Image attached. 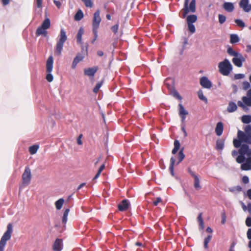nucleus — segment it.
<instances>
[{
	"instance_id": "c85d7f7f",
	"label": "nucleus",
	"mask_w": 251,
	"mask_h": 251,
	"mask_svg": "<svg viewBox=\"0 0 251 251\" xmlns=\"http://www.w3.org/2000/svg\"><path fill=\"white\" fill-rule=\"evenodd\" d=\"M216 148L218 150H222L224 148V141L218 140L216 141Z\"/></svg>"
},
{
	"instance_id": "4468645a",
	"label": "nucleus",
	"mask_w": 251,
	"mask_h": 251,
	"mask_svg": "<svg viewBox=\"0 0 251 251\" xmlns=\"http://www.w3.org/2000/svg\"><path fill=\"white\" fill-rule=\"evenodd\" d=\"M200 84L201 86L206 89H210L212 87V83L206 76H202L200 79Z\"/></svg>"
},
{
	"instance_id": "a878e982",
	"label": "nucleus",
	"mask_w": 251,
	"mask_h": 251,
	"mask_svg": "<svg viewBox=\"0 0 251 251\" xmlns=\"http://www.w3.org/2000/svg\"><path fill=\"white\" fill-rule=\"evenodd\" d=\"M47 34V32L46 31V29L44 28H42V27L39 26L37 28L36 31V35L37 36H39L40 35H44L45 36Z\"/></svg>"
},
{
	"instance_id": "69168bd1",
	"label": "nucleus",
	"mask_w": 251,
	"mask_h": 251,
	"mask_svg": "<svg viewBox=\"0 0 251 251\" xmlns=\"http://www.w3.org/2000/svg\"><path fill=\"white\" fill-rule=\"evenodd\" d=\"M250 214H251V203H249L247 205V209Z\"/></svg>"
},
{
	"instance_id": "79ce46f5",
	"label": "nucleus",
	"mask_w": 251,
	"mask_h": 251,
	"mask_svg": "<svg viewBox=\"0 0 251 251\" xmlns=\"http://www.w3.org/2000/svg\"><path fill=\"white\" fill-rule=\"evenodd\" d=\"M171 93L174 97L176 98L179 100H182V97L179 94V93L176 90H174Z\"/></svg>"
},
{
	"instance_id": "39448f33",
	"label": "nucleus",
	"mask_w": 251,
	"mask_h": 251,
	"mask_svg": "<svg viewBox=\"0 0 251 251\" xmlns=\"http://www.w3.org/2000/svg\"><path fill=\"white\" fill-rule=\"evenodd\" d=\"M189 0H185L183 8L181 10L182 16L181 17L185 18L189 12L194 13L196 12V0H192L188 5Z\"/></svg>"
},
{
	"instance_id": "338daca9",
	"label": "nucleus",
	"mask_w": 251,
	"mask_h": 251,
	"mask_svg": "<svg viewBox=\"0 0 251 251\" xmlns=\"http://www.w3.org/2000/svg\"><path fill=\"white\" fill-rule=\"evenodd\" d=\"M247 194L249 199L251 200V189H250L247 191Z\"/></svg>"
},
{
	"instance_id": "aec40b11",
	"label": "nucleus",
	"mask_w": 251,
	"mask_h": 251,
	"mask_svg": "<svg viewBox=\"0 0 251 251\" xmlns=\"http://www.w3.org/2000/svg\"><path fill=\"white\" fill-rule=\"evenodd\" d=\"M237 109L236 104L233 101H229L227 107V111L229 113H232L235 111Z\"/></svg>"
},
{
	"instance_id": "f03ea898",
	"label": "nucleus",
	"mask_w": 251,
	"mask_h": 251,
	"mask_svg": "<svg viewBox=\"0 0 251 251\" xmlns=\"http://www.w3.org/2000/svg\"><path fill=\"white\" fill-rule=\"evenodd\" d=\"M227 53L229 55L234 57L232 59V62L237 67H241L243 63L246 61L245 58L241 53L234 50L230 46L227 49Z\"/></svg>"
},
{
	"instance_id": "c03bdc74",
	"label": "nucleus",
	"mask_w": 251,
	"mask_h": 251,
	"mask_svg": "<svg viewBox=\"0 0 251 251\" xmlns=\"http://www.w3.org/2000/svg\"><path fill=\"white\" fill-rule=\"evenodd\" d=\"M188 26V29L189 31L192 33H194L196 31V28L195 25H193V24H187Z\"/></svg>"
},
{
	"instance_id": "4be33fe9",
	"label": "nucleus",
	"mask_w": 251,
	"mask_h": 251,
	"mask_svg": "<svg viewBox=\"0 0 251 251\" xmlns=\"http://www.w3.org/2000/svg\"><path fill=\"white\" fill-rule=\"evenodd\" d=\"M175 161H176V160H175V158L173 156H172L170 159V164L169 168V171L172 176H175L174 171V165L175 164Z\"/></svg>"
},
{
	"instance_id": "f704fd0d",
	"label": "nucleus",
	"mask_w": 251,
	"mask_h": 251,
	"mask_svg": "<svg viewBox=\"0 0 251 251\" xmlns=\"http://www.w3.org/2000/svg\"><path fill=\"white\" fill-rule=\"evenodd\" d=\"M39 146L37 145H34L30 146L29 148V151L31 154H34L36 153L39 149Z\"/></svg>"
},
{
	"instance_id": "bf43d9fd",
	"label": "nucleus",
	"mask_w": 251,
	"mask_h": 251,
	"mask_svg": "<svg viewBox=\"0 0 251 251\" xmlns=\"http://www.w3.org/2000/svg\"><path fill=\"white\" fill-rule=\"evenodd\" d=\"M226 221V216L225 213H223L222 215V224H224L225 223Z\"/></svg>"
},
{
	"instance_id": "7c9ffc66",
	"label": "nucleus",
	"mask_w": 251,
	"mask_h": 251,
	"mask_svg": "<svg viewBox=\"0 0 251 251\" xmlns=\"http://www.w3.org/2000/svg\"><path fill=\"white\" fill-rule=\"evenodd\" d=\"M183 150H184V148H182L178 152V161L176 163L177 165L179 163H180L185 158V154L183 153Z\"/></svg>"
},
{
	"instance_id": "ddd939ff",
	"label": "nucleus",
	"mask_w": 251,
	"mask_h": 251,
	"mask_svg": "<svg viewBox=\"0 0 251 251\" xmlns=\"http://www.w3.org/2000/svg\"><path fill=\"white\" fill-rule=\"evenodd\" d=\"M99 67L97 66L91 68H85L84 70V74L90 77H94Z\"/></svg>"
},
{
	"instance_id": "a18cd8bd",
	"label": "nucleus",
	"mask_w": 251,
	"mask_h": 251,
	"mask_svg": "<svg viewBox=\"0 0 251 251\" xmlns=\"http://www.w3.org/2000/svg\"><path fill=\"white\" fill-rule=\"evenodd\" d=\"M118 28H119V24H117L113 25L111 27V29L114 32V34H116L118 32Z\"/></svg>"
},
{
	"instance_id": "13d9d810",
	"label": "nucleus",
	"mask_w": 251,
	"mask_h": 251,
	"mask_svg": "<svg viewBox=\"0 0 251 251\" xmlns=\"http://www.w3.org/2000/svg\"><path fill=\"white\" fill-rule=\"evenodd\" d=\"M82 137V134H80L77 139V143L78 145H81L82 144V142L81 141V138Z\"/></svg>"
},
{
	"instance_id": "a19ab883",
	"label": "nucleus",
	"mask_w": 251,
	"mask_h": 251,
	"mask_svg": "<svg viewBox=\"0 0 251 251\" xmlns=\"http://www.w3.org/2000/svg\"><path fill=\"white\" fill-rule=\"evenodd\" d=\"M218 19L220 24H224L226 21V17L223 14H219Z\"/></svg>"
},
{
	"instance_id": "680f3d73",
	"label": "nucleus",
	"mask_w": 251,
	"mask_h": 251,
	"mask_svg": "<svg viewBox=\"0 0 251 251\" xmlns=\"http://www.w3.org/2000/svg\"><path fill=\"white\" fill-rule=\"evenodd\" d=\"M236 245V243L234 242H233L230 247L229 251H235L234 250V248Z\"/></svg>"
},
{
	"instance_id": "6ab92c4d",
	"label": "nucleus",
	"mask_w": 251,
	"mask_h": 251,
	"mask_svg": "<svg viewBox=\"0 0 251 251\" xmlns=\"http://www.w3.org/2000/svg\"><path fill=\"white\" fill-rule=\"evenodd\" d=\"M224 129L223 124L221 122H219L217 124L215 128V132L218 136H220L222 134Z\"/></svg>"
},
{
	"instance_id": "3c124183",
	"label": "nucleus",
	"mask_w": 251,
	"mask_h": 251,
	"mask_svg": "<svg viewBox=\"0 0 251 251\" xmlns=\"http://www.w3.org/2000/svg\"><path fill=\"white\" fill-rule=\"evenodd\" d=\"M242 182L244 184H248L249 182V178L248 176H245L242 177Z\"/></svg>"
},
{
	"instance_id": "f3484780",
	"label": "nucleus",
	"mask_w": 251,
	"mask_h": 251,
	"mask_svg": "<svg viewBox=\"0 0 251 251\" xmlns=\"http://www.w3.org/2000/svg\"><path fill=\"white\" fill-rule=\"evenodd\" d=\"M84 58V56L83 54H82L81 53H78L77 54V55L74 59V60L72 63V68L73 69H75L76 67L77 64L80 61H82Z\"/></svg>"
},
{
	"instance_id": "9d476101",
	"label": "nucleus",
	"mask_w": 251,
	"mask_h": 251,
	"mask_svg": "<svg viewBox=\"0 0 251 251\" xmlns=\"http://www.w3.org/2000/svg\"><path fill=\"white\" fill-rule=\"evenodd\" d=\"M239 6L245 12L249 13L251 11V3H250L249 0H240Z\"/></svg>"
},
{
	"instance_id": "603ef678",
	"label": "nucleus",
	"mask_w": 251,
	"mask_h": 251,
	"mask_svg": "<svg viewBox=\"0 0 251 251\" xmlns=\"http://www.w3.org/2000/svg\"><path fill=\"white\" fill-rule=\"evenodd\" d=\"M246 224L249 227L251 226V218L248 217L246 220Z\"/></svg>"
},
{
	"instance_id": "f8f14e48",
	"label": "nucleus",
	"mask_w": 251,
	"mask_h": 251,
	"mask_svg": "<svg viewBox=\"0 0 251 251\" xmlns=\"http://www.w3.org/2000/svg\"><path fill=\"white\" fill-rule=\"evenodd\" d=\"M242 100L243 102L239 100L237 102L238 105L242 108L243 109L246 108V106H251V99L248 98L247 97L244 96L242 97Z\"/></svg>"
},
{
	"instance_id": "864d4df0",
	"label": "nucleus",
	"mask_w": 251,
	"mask_h": 251,
	"mask_svg": "<svg viewBox=\"0 0 251 251\" xmlns=\"http://www.w3.org/2000/svg\"><path fill=\"white\" fill-rule=\"evenodd\" d=\"M188 171L189 173L190 174V175L194 177V178L195 177L198 176L196 175L195 174V173L190 168H189L188 169Z\"/></svg>"
},
{
	"instance_id": "2eb2a0df",
	"label": "nucleus",
	"mask_w": 251,
	"mask_h": 251,
	"mask_svg": "<svg viewBox=\"0 0 251 251\" xmlns=\"http://www.w3.org/2000/svg\"><path fill=\"white\" fill-rule=\"evenodd\" d=\"M129 205V201L127 200H124L118 204V208L119 211H124L128 208Z\"/></svg>"
},
{
	"instance_id": "6e6d98bb",
	"label": "nucleus",
	"mask_w": 251,
	"mask_h": 251,
	"mask_svg": "<svg viewBox=\"0 0 251 251\" xmlns=\"http://www.w3.org/2000/svg\"><path fill=\"white\" fill-rule=\"evenodd\" d=\"M161 201V199L160 197H158L156 198V200L153 202V204L154 206H156Z\"/></svg>"
},
{
	"instance_id": "bb28decb",
	"label": "nucleus",
	"mask_w": 251,
	"mask_h": 251,
	"mask_svg": "<svg viewBox=\"0 0 251 251\" xmlns=\"http://www.w3.org/2000/svg\"><path fill=\"white\" fill-rule=\"evenodd\" d=\"M84 17V14L81 10H78L75 15V21H80Z\"/></svg>"
},
{
	"instance_id": "052dcab7",
	"label": "nucleus",
	"mask_w": 251,
	"mask_h": 251,
	"mask_svg": "<svg viewBox=\"0 0 251 251\" xmlns=\"http://www.w3.org/2000/svg\"><path fill=\"white\" fill-rule=\"evenodd\" d=\"M248 239H251V228H249L247 233Z\"/></svg>"
},
{
	"instance_id": "58836bf2",
	"label": "nucleus",
	"mask_w": 251,
	"mask_h": 251,
	"mask_svg": "<svg viewBox=\"0 0 251 251\" xmlns=\"http://www.w3.org/2000/svg\"><path fill=\"white\" fill-rule=\"evenodd\" d=\"M103 80H101L100 82H99L97 83L96 85L95 86V88L93 89V92L95 93H97L100 89V88L101 87V86L102 85Z\"/></svg>"
},
{
	"instance_id": "393cba45",
	"label": "nucleus",
	"mask_w": 251,
	"mask_h": 251,
	"mask_svg": "<svg viewBox=\"0 0 251 251\" xmlns=\"http://www.w3.org/2000/svg\"><path fill=\"white\" fill-rule=\"evenodd\" d=\"M197 20V16L196 15H190L187 17V24H193Z\"/></svg>"
},
{
	"instance_id": "72a5a7b5",
	"label": "nucleus",
	"mask_w": 251,
	"mask_h": 251,
	"mask_svg": "<svg viewBox=\"0 0 251 251\" xmlns=\"http://www.w3.org/2000/svg\"><path fill=\"white\" fill-rule=\"evenodd\" d=\"M241 120L244 124H249L251 122V115H243L242 117Z\"/></svg>"
},
{
	"instance_id": "c756f323",
	"label": "nucleus",
	"mask_w": 251,
	"mask_h": 251,
	"mask_svg": "<svg viewBox=\"0 0 251 251\" xmlns=\"http://www.w3.org/2000/svg\"><path fill=\"white\" fill-rule=\"evenodd\" d=\"M198 221L199 223V227L200 229H203L204 227V222L202 218V213H200L197 218Z\"/></svg>"
},
{
	"instance_id": "0eeeda50",
	"label": "nucleus",
	"mask_w": 251,
	"mask_h": 251,
	"mask_svg": "<svg viewBox=\"0 0 251 251\" xmlns=\"http://www.w3.org/2000/svg\"><path fill=\"white\" fill-rule=\"evenodd\" d=\"M53 58L52 56L50 55L47 59L46 63V71L48 74L46 75V79L49 82H51L53 80V75L50 73L53 68Z\"/></svg>"
},
{
	"instance_id": "7ed1b4c3",
	"label": "nucleus",
	"mask_w": 251,
	"mask_h": 251,
	"mask_svg": "<svg viewBox=\"0 0 251 251\" xmlns=\"http://www.w3.org/2000/svg\"><path fill=\"white\" fill-rule=\"evenodd\" d=\"M67 37L66 33L63 28H61L59 34V39L57 42L55 47L54 53L57 56H60L62 53L64 44L66 41Z\"/></svg>"
},
{
	"instance_id": "2f4dec72",
	"label": "nucleus",
	"mask_w": 251,
	"mask_h": 251,
	"mask_svg": "<svg viewBox=\"0 0 251 251\" xmlns=\"http://www.w3.org/2000/svg\"><path fill=\"white\" fill-rule=\"evenodd\" d=\"M50 20L49 18H47L44 21L41 26L42 27V28H44L46 30L50 27Z\"/></svg>"
},
{
	"instance_id": "473e14b6",
	"label": "nucleus",
	"mask_w": 251,
	"mask_h": 251,
	"mask_svg": "<svg viewBox=\"0 0 251 251\" xmlns=\"http://www.w3.org/2000/svg\"><path fill=\"white\" fill-rule=\"evenodd\" d=\"M64 202V200L62 198L59 199L55 202V205L57 210H60L62 208Z\"/></svg>"
},
{
	"instance_id": "5fc2aeb1",
	"label": "nucleus",
	"mask_w": 251,
	"mask_h": 251,
	"mask_svg": "<svg viewBox=\"0 0 251 251\" xmlns=\"http://www.w3.org/2000/svg\"><path fill=\"white\" fill-rule=\"evenodd\" d=\"M53 3L56 6V7L60 9L61 6V3L59 1L56 0H53Z\"/></svg>"
},
{
	"instance_id": "37998d69",
	"label": "nucleus",
	"mask_w": 251,
	"mask_h": 251,
	"mask_svg": "<svg viewBox=\"0 0 251 251\" xmlns=\"http://www.w3.org/2000/svg\"><path fill=\"white\" fill-rule=\"evenodd\" d=\"M85 4V5L86 7H92L93 6V3L91 0H81Z\"/></svg>"
},
{
	"instance_id": "dca6fc26",
	"label": "nucleus",
	"mask_w": 251,
	"mask_h": 251,
	"mask_svg": "<svg viewBox=\"0 0 251 251\" xmlns=\"http://www.w3.org/2000/svg\"><path fill=\"white\" fill-rule=\"evenodd\" d=\"M52 248L54 251H61L63 249L62 240L57 238L53 245Z\"/></svg>"
},
{
	"instance_id": "cd10ccee",
	"label": "nucleus",
	"mask_w": 251,
	"mask_h": 251,
	"mask_svg": "<svg viewBox=\"0 0 251 251\" xmlns=\"http://www.w3.org/2000/svg\"><path fill=\"white\" fill-rule=\"evenodd\" d=\"M70 211L69 208L65 209L63 213V217L62 218V222L63 224L65 225L67 222V217Z\"/></svg>"
},
{
	"instance_id": "b1692460",
	"label": "nucleus",
	"mask_w": 251,
	"mask_h": 251,
	"mask_svg": "<svg viewBox=\"0 0 251 251\" xmlns=\"http://www.w3.org/2000/svg\"><path fill=\"white\" fill-rule=\"evenodd\" d=\"M174 148L172 150V153L173 154H176L180 148V144L178 140H175L174 141Z\"/></svg>"
},
{
	"instance_id": "4d7b16f0",
	"label": "nucleus",
	"mask_w": 251,
	"mask_h": 251,
	"mask_svg": "<svg viewBox=\"0 0 251 251\" xmlns=\"http://www.w3.org/2000/svg\"><path fill=\"white\" fill-rule=\"evenodd\" d=\"M36 4L38 8H41L42 4V0H36Z\"/></svg>"
},
{
	"instance_id": "a211bd4d",
	"label": "nucleus",
	"mask_w": 251,
	"mask_h": 251,
	"mask_svg": "<svg viewBox=\"0 0 251 251\" xmlns=\"http://www.w3.org/2000/svg\"><path fill=\"white\" fill-rule=\"evenodd\" d=\"M224 9L228 12H232L234 9V5L230 2H225L223 5Z\"/></svg>"
},
{
	"instance_id": "20e7f679",
	"label": "nucleus",
	"mask_w": 251,
	"mask_h": 251,
	"mask_svg": "<svg viewBox=\"0 0 251 251\" xmlns=\"http://www.w3.org/2000/svg\"><path fill=\"white\" fill-rule=\"evenodd\" d=\"M219 72L224 75H228L232 70L233 67L230 61L226 58L218 64Z\"/></svg>"
},
{
	"instance_id": "c9c22d12",
	"label": "nucleus",
	"mask_w": 251,
	"mask_h": 251,
	"mask_svg": "<svg viewBox=\"0 0 251 251\" xmlns=\"http://www.w3.org/2000/svg\"><path fill=\"white\" fill-rule=\"evenodd\" d=\"M194 186L195 188L197 190H200L201 188V186L200 184V179L198 176L194 178Z\"/></svg>"
},
{
	"instance_id": "09e8293b",
	"label": "nucleus",
	"mask_w": 251,
	"mask_h": 251,
	"mask_svg": "<svg viewBox=\"0 0 251 251\" xmlns=\"http://www.w3.org/2000/svg\"><path fill=\"white\" fill-rule=\"evenodd\" d=\"M93 32L94 35V38L91 41V43L92 44H94L95 41L98 38V29H93Z\"/></svg>"
},
{
	"instance_id": "e433bc0d",
	"label": "nucleus",
	"mask_w": 251,
	"mask_h": 251,
	"mask_svg": "<svg viewBox=\"0 0 251 251\" xmlns=\"http://www.w3.org/2000/svg\"><path fill=\"white\" fill-rule=\"evenodd\" d=\"M198 95L199 98L201 100L204 101L205 102V103H207V101H208L207 99L205 96H204V95L203 94V92L202 90H200L198 91Z\"/></svg>"
},
{
	"instance_id": "6e6552de",
	"label": "nucleus",
	"mask_w": 251,
	"mask_h": 251,
	"mask_svg": "<svg viewBox=\"0 0 251 251\" xmlns=\"http://www.w3.org/2000/svg\"><path fill=\"white\" fill-rule=\"evenodd\" d=\"M31 179V174L30 168L26 167L25 171L22 175L23 183L24 185H28Z\"/></svg>"
},
{
	"instance_id": "f257e3e1",
	"label": "nucleus",
	"mask_w": 251,
	"mask_h": 251,
	"mask_svg": "<svg viewBox=\"0 0 251 251\" xmlns=\"http://www.w3.org/2000/svg\"><path fill=\"white\" fill-rule=\"evenodd\" d=\"M244 130L245 132L238 131L237 138L233 139V144L235 148H240L236 162L242 163L241 170L249 171L251 170V149L249 145H251V126H246Z\"/></svg>"
},
{
	"instance_id": "e2e57ef3",
	"label": "nucleus",
	"mask_w": 251,
	"mask_h": 251,
	"mask_svg": "<svg viewBox=\"0 0 251 251\" xmlns=\"http://www.w3.org/2000/svg\"><path fill=\"white\" fill-rule=\"evenodd\" d=\"M105 168V164H102L100 167L98 172L100 173L101 174V173L102 172V171L104 170Z\"/></svg>"
},
{
	"instance_id": "8fccbe9b",
	"label": "nucleus",
	"mask_w": 251,
	"mask_h": 251,
	"mask_svg": "<svg viewBox=\"0 0 251 251\" xmlns=\"http://www.w3.org/2000/svg\"><path fill=\"white\" fill-rule=\"evenodd\" d=\"M245 77V75L243 74H236L234 75V78L235 79H240L243 78Z\"/></svg>"
},
{
	"instance_id": "de8ad7c7",
	"label": "nucleus",
	"mask_w": 251,
	"mask_h": 251,
	"mask_svg": "<svg viewBox=\"0 0 251 251\" xmlns=\"http://www.w3.org/2000/svg\"><path fill=\"white\" fill-rule=\"evenodd\" d=\"M243 89L245 90H247V89H248L249 88H250L251 84L249 82L245 81L243 82Z\"/></svg>"
},
{
	"instance_id": "ea45409f",
	"label": "nucleus",
	"mask_w": 251,
	"mask_h": 251,
	"mask_svg": "<svg viewBox=\"0 0 251 251\" xmlns=\"http://www.w3.org/2000/svg\"><path fill=\"white\" fill-rule=\"evenodd\" d=\"M235 23L240 27L244 28L245 26L244 22L240 19L235 20Z\"/></svg>"
},
{
	"instance_id": "5701e85b",
	"label": "nucleus",
	"mask_w": 251,
	"mask_h": 251,
	"mask_svg": "<svg viewBox=\"0 0 251 251\" xmlns=\"http://www.w3.org/2000/svg\"><path fill=\"white\" fill-rule=\"evenodd\" d=\"M240 41L239 36L236 34H232L230 35V43L234 44Z\"/></svg>"
},
{
	"instance_id": "423d86ee",
	"label": "nucleus",
	"mask_w": 251,
	"mask_h": 251,
	"mask_svg": "<svg viewBox=\"0 0 251 251\" xmlns=\"http://www.w3.org/2000/svg\"><path fill=\"white\" fill-rule=\"evenodd\" d=\"M12 232V224H8L7 230L4 232L0 240V251H4L7 241L10 240Z\"/></svg>"
},
{
	"instance_id": "0e129e2a",
	"label": "nucleus",
	"mask_w": 251,
	"mask_h": 251,
	"mask_svg": "<svg viewBox=\"0 0 251 251\" xmlns=\"http://www.w3.org/2000/svg\"><path fill=\"white\" fill-rule=\"evenodd\" d=\"M238 153H239V151H236V150H233V151H232V153H231V154H232V156L233 157H235V156H236Z\"/></svg>"
},
{
	"instance_id": "774afa93",
	"label": "nucleus",
	"mask_w": 251,
	"mask_h": 251,
	"mask_svg": "<svg viewBox=\"0 0 251 251\" xmlns=\"http://www.w3.org/2000/svg\"><path fill=\"white\" fill-rule=\"evenodd\" d=\"M247 94V97L251 99V89H250L249 90H248Z\"/></svg>"
},
{
	"instance_id": "412c9836",
	"label": "nucleus",
	"mask_w": 251,
	"mask_h": 251,
	"mask_svg": "<svg viewBox=\"0 0 251 251\" xmlns=\"http://www.w3.org/2000/svg\"><path fill=\"white\" fill-rule=\"evenodd\" d=\"M84 30L82 27H80L78 30L77 34V42L79 44H82V37L84 34Z\"/></svg>"
},
{
	"instance_id": "9b49d317",
	"label": "nucleus",
	"mask_w": 251,
	"mask_h": 251,
	"mask_svg": "<svg viewBox=\"0 0 251 251\" xmlns=\"http://www.w3.org/2000/svg\"><path fill=\"white\" fill-rule=\"evenodd\" d=\"M179 115L181 118V125H186L185 119L186 116L188 114V112L186 110L182 104L179 103Z\"/></svg>"
},
{
	"instance_id": "4c0bfd02",
	"label": "nucleus",
	"mask_w": 251,
	"mask_h": 251,
	"mask_svg": "<svg viewBox=\"0 0 251 251\" xmlns=\"http://www.w3.org/2000/svg\"><path fill=\"white\" fill-rule=\"evenodd\" d=\"M212 235H209L207 236V237H206L205 239H204V248L206 249H208V243H209V242L211 241V239H212Z\"/></svg>"
},
{
	"instance_id": "1a4fd4ad",
	"label": "nucleus",
	"mask_w": 251,
	"mask_h": 251,
	"mask_svg": "<svg viewBox=\"0 0 251 251\" xmlns=\"http://www.w3.org/2000/svg\"><path fill=\"white\" fill-rule=\"evenodd\" d=\"M101 22V18L100 17V11L98 9L94 13V17L93 20V29H98L99 27L100 24Z\"/></svg>"
},
{
	"instance_id": "49530a36",
	"label": "nucleus",
	"mask_w": 251,
	"mask_h": 251,
	"mask_svg": "<svg viewBox=\"0 0 251 251\" xmlns=\"http://www.w3.org/2000/svg\"><path fill=\"white\" fill-rule=\"evenodd\" d=\"M229 190L230 192H234L235 191L241 192L242 190V188L241 186L238 185L230 189Z\"/></svg>"
}]
</instances>
